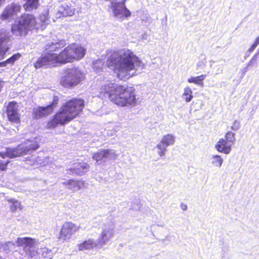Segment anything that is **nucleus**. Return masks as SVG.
Returning <instances> with one entry per match:
<instances>
[{
    "label": "nucleus",
    "instance_id": "nucleus-45",
    "mask_svg": "<svg viewBox=\"0 0 259 259\" xmlns=\"http://www.w3.org/2000/svg\"><path fill=\"white\" fill-rule=\"evenodd\" d=\"M255 54L258 57V60H259V49H258L257 52Z\"/></svg>",
    "mask_w": 259,
    "mask_h": 259
},
{
    "label": "nucleus",
    "instance_id": "nucleus-18",
    "mask_svg": "<svg viewBox=\"0 0 259 259\" xmlns=\"http://www.w3.org/2000/svg\"><path fill=\"white\" fill-rule=\"evenodd\" d=\"M69 46L73 60H80L84 56L86 49L83 47L75 44H72Z\"/></svg>",
    "mask_w": 259,
    "mask_h": 259
},
{
    "label": "nucleus",
    "instance_id": "nucleus-42",
    "mask_svg": "<svg viewBox=\"0 0 259 259\" xmlns=\"http://www.w3.org/2000/svg\"><path fill=\"white\" fill-rule=\"evenodd\" d=\"M249 66H247V65L243 69V76H244L245 72L247 71Z\"/></svg>",
    "mask_w": 259,
    "mask_h": 259
},
{
    "label": "nucleus",
    "instance_id": "nucleus-36",
    "mask_svg": "<svg viewBox=\"0 0 259 259\" xmlns=\"http://www.w3.org/2000/svg\"><path fill=\"white\" fill-rule=\"evenodd\" d=\"M21 57V55L19 53L13 55L11 57L6 60V62H4L3 64H13L16 60H18Z\"/></svg>",
    "mask_w": 259,
    "mask_h": 259
},
{
    "label": "nucleus",
    "instance_id": "nucleus-1",
    "mask_svg": "<svg viewBox=\"0 0 259 259\" xmlns=\"http://www.w3.org/2000/svg\"><path fill=\"white\" fill-rule=\"evenodd\" d=\"M106 65L114 70L116 76L124 80L133 76L136 71L143 68V64L131 50L122 49L113 53L107 60Z\"/></svg>",
    "mask_w": 259,
    "mask_h": 259
},
{
    "label": "nucleus",
    "instance_id": "nucleus-19",
    "mask_svg": "<svg viewBox=\"0 0 259 259\" xmlns=\"http://www.w3.org/2000/svg\"><path fill=\"white\" fill-rule=\"evenodd\" d=\"M67 188L74 192L77 191L85 187V183L82 181L69 180L62 183Z\"/></svg>",
    "mask_w": 259,
    "mask_h": 259
},
{
    "label": "nucleus",
    "instance_id": "nucleus-22",
    "mask_svg": "<svg viewBox=\"0 0 259 259\" xmlns=\"http://www.w3.org/2000/svg\"><path fill=\"white\" fill-rule=\"evenodd\" d=\"M90 167V165L85 162L76 163L74 166L70 168L72 173L82 175L86 173Z\"/></svg>",
    "mask_w": 259,
    "mask_h": 259
},
{
    "label": "nucleus",
    "instance_id": "nucleus-26",
    "mask_svg": "<svg viewBox=\"0 0 259 259\" xmlns=\"http://www.w3.org/2000/svg\"><path fill=\"white\" fill-rule=\"evenodd\" d=\"M36 22L38 24V29H41L42 30L45 29L46 25L49 23L48 12H45L44 13H42L36 20Z\"/></svg>",
    "mask_w": 259,
    "mask_h": 259
},
{
    "label": "nucleus",
    "instance_id": "nucleus-40",
    "mask_svg": "<svg viewBox=\"0 0 259 259\" xmlns=\"http://www.w3.org/2000/svg\"><path fill=\"white\" fill-rule=\"evenodd\" d=\"M256 46L253 44L251 47L248 50V52L251 53L254 51V50L256 48Z\"/></svg>",
    "mask_w": 259,
    "mask_h": 259
},
{
    "label": "nucleus",
    "instance_id": "nucleus-41",
    "mask_svg": "<svg viewBox=\"0 0 259 259\" xmlns=\"http://www.w3.org/2000/svg\"><path fill=\"white\" fill-rule=\"evenodd\" d=\"M222 72H223V69L221 67H219L218 68V69L215 74H219L220 73H221Z\"/></svg>",
    "mask_w": 259,
    "mask_h": 259
},
{
    "label": "nucleus",
    "instance_id": "nucleus-3",
    "mask_svg": "<svg viewBox=\"0 0 259 259\" xmlns=\"http://www.w3.org/2000/svg\"><path fill=\"white\" fill-rule=\"evenodd\" d=\"M84 106V101L80 99H74L66 102L48 122V127L54 128L59 124L63 125L69 122L79 114Z\"/></svg>",
    "mask_w": 259,
    "mask_h": 259
},
{
    "label": "nucleus",
    "instance_id": "nucleus-21",
    "mask_svg": "<svg viewBox=\"0 0 259 259\" xmlns=\"http://www.w3.org/2000/svg\"><path fill=\"white\" fill-rule=\"evenodd\" d=\"M232 146L226 140L221 139L217 143L215 147L218 151L228 154L231 151Z\"/></svg>",
    "mask_w": 259,
    "mask_h": 259
},
{
    "label": "nucleus",
    "instance_id": "nucleus-11",
    "mask_svg": "<svg viewBox=\"0 0 259 259\" xmlns=\"http://www.w3.org/2000/svg\"><path fill=\"white\" fill-rule=\"evenodd\" d=\"M111 8L115 17L123 20L131 15V13L125 5V1L121 2H112Z\"/></svg>",
    "mask_w": 259,
    "mask_h": 259
},
{
    "label": "nucleus",
    "instance_id": "nucleus-35",
    "mask_svg": "<svg viewBox=\"0 0 259 259\" xmlns=\"http://www.w3.org/2000/svg\"><path fill=\"white\" fill-rule=\"evenodd\" d=\"M9 201L12 203V204L11 206V209L12 211H15L18 209H21L20 202H19L18 201L12 198L9 199Z\"/></svg>",
    "mask_w": 259,
    "mask_h": 259
},
{
    "label": "nucleus",
    "instance_id": "nucleus-8",
    "mask_svg": "<svg viewBox=\"0 0 259 259\" xmlns=\"http://www.w3.org/2000/svg\"><path fill=\"white\" fill-rule=\"evenodd\" d=\"M36 240L30 237H18L16 240L17 246L21 247L25 255L30 257H34L37 255L35 244Z\"/></svg>",
    "mask_w": 259,
    "mask_h": 259
},
{
    "label": "nucleus",
    "instance_id": "nucleus-6",
    "mask_svg": "<svg viewBox=\"0 0 259 259\" xmlns=\"http://www.w3.org/2000/svg\"><path fill=\"white\" fill-rule=\"evenodd\" d=\"M38 24L35 18L30 14H23L15 21L12 25L11 30L13 34L16 36H25L29 31L38 29Z\"/></svg>",
    "mask_w": 259,
    "mask_h": 259
},
{
    "label": "nucleus",
    "instance_id": "nucleus-14",
    "mask_svg": "<svg viewBox=\"0 0 259 259\" xmlns=\"http://www.w3.org/2000/svg\"><path fill=\"white\" fill-rule=\"evenodd\" d=\"M58 101L59 98L57 96H54L53 101L50 105L46 107H38L33 109V114L34 118H39L51 114L58 104Z\"/></svg>",
    "mask_w": 259,
    "mask_h": 259
},
{
    "label": "nucleus",
    "instance_id": "nucleus-30",
    "mask_svg": "<svg viewBox=\"0 0 259 259\" xmlns=\"http://www.w3.org/2000/svg\"><path fill=\"white\" fill-rule=\"evenodd\" d=\"M206 75L205 74L201 75L196 77H191L188 79V82L189 83H193L197 85L203 86V80L206 78Z\"/></svg>",
    "mask_w": 259,
    "mask_h": 259
},
{
    "label": "nucleus",
    "instance_id": "nucleus-24",
    "mask_svg": "<svg viewBox=\"0 0 259 259\" xmlns=\"http://www.w3.org/2000/svg\"><path fill=\"white\" fill-rule=\"evenodd\" d=\"M75 9L67 4H64L58 8V13L63 17L71 16L74 14Z\"/></svg>",
    "mask_w": 259,
    "mask_h": 259
},
{
    "label": "nucleus",
    "instance_id": "nucleus-37",
    "mask_svg": "<svg viewBox=\"0 0 259 259\" xmlns=\"http://www.w3.org/2000/svg\"><path fill=\"white\" fill-rule=\"evenodd\" d=\"M258 59V57L255 54L253 56L250 61L247 63V66H252L257 64V61Z\"/></svg>",
    "mask_w": 259,
    "mask_h": 259
},
{
    "label": "nucleus",
    "instance_id": "nucleus-31",
    "mask_svg": "<svg viewBox=\"0 0 259 259\" xmlns=\"http://www.w3.org/2000/svg\"><path fill=\"white\" fill-rule=\"evenodd\" d=\"M106 59L105 57H103V56L101 57V58L99 60H96L94 63V69L95 70L96 72H99L103 68L105 61Z\"/></svg>",
    "mask_w": 259,
    "mask_h": 259
},
{
    "label": "nucleus",
    "instance_id": "nucleus-27",
    "mask_svg": "<svg viewBox=\"0 0 259 259\" xmlns=\"http://www.w3.org/2000/svg\"><path fill=\"white\" fill-rule=\"evenodd\" d=\"M182 98L187 103L190 102L192 100L193 98V92L189 87L187 86L184 89Z\"/></svg>",
    "mask_w": 259,
    "mask_h": 259
},
{
    "label": "nucleus",
    "instance_id": "nucleus-29",
    "mask_svg": "<svg viewBox=\"0 0 259 259\" xmlns=\"http://www.w3.org/2000/svg\"><path fill=\"white\" fill-rule=\"evenodd\" d=\"M26 162L30 165H34L36 164V165H45L44 162L40 158H37L35 156L32 155L31 157H28L26 158Z\"/></svg>",
    "mask_w": 259,
    "mask_h": 259
},
{
    "label": "nucleus",
    "instance_id": "nucleus-28",
    "mask_svg": "<svg viewBox=\"0 0 259 259\" xmlns=\"http://www.w3.org/2000/svg\"><path fill=\"white\" fill-rule=\"evenodd\" d=\"M26 3L23 7L26 11H31L36 9L38 5V0H25Z\"/></svg>",
    "mask_w": 259,
    "mask_h": 259
},
{
    "label": "nucleus",
    "instance_id": "nucleus-9",
    "mask_svg": "<svg viewBox=\"0 0 259 259\" xmlns=\"http://www.w3.org/2000/svg\"><path fill=\"white\" fill-rule=\"evenodd\" d=\"M115 225L112 222H108L104 224L102 231L98 239L99 247L105 245L113 237Z\"/></svg>",
    "mask_w": 259,
    "mask_h": 259
},
{
    "label": "nucleus",
    "instance_id": "nucleus-33",
    "mask_svg": "<svg viewBox=\"0 0 259 259\" xmlns=\"http://www.w3.org/2000/svg\"><path fill=\"white\" fill-rule=\"evenodd\" d=\"M1 245V249L3 250L7 251H11L15 248V244L14 243L9 241L5 243H0Z\"/></svg>",
    "mask_w": 259,
    "mask_h": 259
},
{
    "label": "nucleus",
    "instance_id": "nucleus-25",
    "mask_svg": "<svg viewBox=\"0 0 259 259\" xmlns=\"http://www.w3.org/2000/svg\"><path fill=\"white\" fill-rule=\"evenodd\" d=\"M36 252L39 255V259H52L53 257V253L52 250L47 247L41 248Z\"/></svg>",
    "mask_w": 259,
    "mask_h": 259
},
{
    "label": "nucleus",
    "instance_id": "nucleus-5",
    "mask_svg": "<svg viewBox=\"0 0 259 259\" xmlns=\"http://www.w3.org/2000/svg\"><path fill=\"white\" fill-rule=\"evenodd\" d=\"M73 61L70 46L65 48L59 55L48 53L39 58L34 64L36 68L54 66L56 63L65 64Z\"/></svg>",
    "mask_w": 259,
    "mask_h": 259
},
{
    "label": "nucleus",
    "instance_id": "nucleus-4",
    "mask_svg": "<svg viewBox=\"0 0 259 259\" xmlns=\"http://www.w3.org/2000/svg\"><path fill=\"white\" fill-rule=\"evenodd\" d=\"M38 147L36 138L32 137L25 140L16 147H8L6 149L5 152H0V157L3 158V160L0 159V171L5 170L8 164L10 162L8 159H5L6 157L13 158L25 154H30L37 149Z\"/></svg>",
    "mask_w": 259,
    "mask_h": 259
},
{
    "label": "nucleus",
    "instance_id": "nucleus-15",
    "mask_svg": "<svg viewBox=\"0 0 259 259\" xmlns=\"http://www.w3.org/2000/svg\"><path fill=\"white\" fill-rule=\"evenodd\" d=\"M6 113L9 121L19 123L20 121V114L18 111V106L16 102H11L7 106Z\"/></svg>",
    "mask_w": 259,
    "mask_h": 259
},
{
    "label": "nucleus",
    "instance_id": "nucleus-34",
    "mask_svg": "<svg viewBox=\"0 0 259 259\" xmlns=\"http://www.w3.org/2000/svg\"><path fill=\"white\" fill-rule=\"evenodd\" d=\"M224 139L232 146L235 141V134L232 132H228L226 134Z\"/></svg>",
    "mask_w": 259,
    "mask_h": 259
},
{
    "label": "nucleus",
    "instance_id": "nucleus-12",
    "mask_svg": "<svg viewBox=\"0 0 259 259\" xmlns=\"http://www.w3.org/2000/svg\"><path fill=\"white\" fill-rule=\"evenodd\" d=\"M176 137L172 134H166L162 137L160 142L156 146L158 149L157 153L160 157L165 156L167 148L173 145L175 142Z\"/></svg>",
    "mask_w": 259,
    "mask_h": 259
},
{
    "label": "nucleus",
    "instance_id": "nucleus-44",
    "mask_svg": "<svg viewBox=\"0 0 259 259\" xmlns=\"http://www.w3.org/2000/svg\"><path fill=\"white\" fill-rule=\"evenodd\" d=\"M182 208L183 210H186L187 208V206L186 205H182Z\"/></svg>",
    "mask_w": 259,
    "mask_h": 259
},
{
    "label": "nucleus",
    "instance_id": "nucleus-39",
    "mask_svg": "<svg viewBox=\"0 0 259 259\" xmlns=\"http://www.w3.org/2000/svg\"><path fill=\"white\" fill-rule=\"evenodd\" d=\"M204 65V63L203 61H199L197 63V65H196L197 69H198V68H199L200 67H202Z\"/></svg>",
    "mask_w": 259,
    "mask_h": 259
},
{
    "label": "nucleus",
    "instance_id": "nucleus-20",
    "mask_svg": "<svg viewBox=\"0 0 259 259\" xmlns=\"http://www.w3.org/2000/svg\"><path fill=\"white\" fill-rule=\"evenodd\" d=\"M66 45L65 40H61L59 41H54L49 42L45 47L46 51V54L42 55L41 56L46 55L48 53H53L54 51H56L60 48L63 47Z\"/></svg>",
    "mask_w": 259,
    "mask_h": 259
},
{
    "label": "nucleus",
    "instance_id": "nucleus-10",
    "mask_svg": "<svg viewBox=\"0 0 259 259\" xmlns=\"http://www.w3.org/2000/svg\"><path fill=\"white\" fill-rule=\"evenodd\" d=\"M79 229V226L72 222H65L62 226L58 238L62 241L69 240Z\"/></svg>",
    "mask_w": 259,
    "mask_h": 259
},
{
    "label": "nucleus",
    "instance_id": "nucleus-17",
    "mask_svg": "<svg viewBox=\"0 0 259 259\" xmlns=\"http://www.w3.org/2000/svg\"><path fill=\"white\" fill-rule=\"evenodd\" d=\"M9 38V33L5 29L0 31V58L3 57L9 49L7 46Z\"/></svg>",
    "mask_w": 259,
    "mask_h": 259
},
{
    "label": "nucleus",
    "instance_id": "nucleus-7",
    "mask_svg": "<svg viewBox=\"0 0 259 259\" xmlns=\"http://www.w3.org/2000/svg\"><path fill=\"white\" fill-rule=\"evenodd\" d=\"M85 78V74L78 67L66 69L63 71L61 84L65 88H73L79 84Z\"/></svg>",
    "mask_w": 259,
    "mask_h": 259
},
{
    "label": "nucleus",
    "instance_id": "nucleus-43",
    "mask_svg": "<svg viewBox=\"0 0 259 259\" xmlns=\"http://www.w3.org/2000/svg\"><path fill=\"white\" fill-rule=\"evenodd\" d=\"M253 44L255 45L256 47L259 45V36L256 38Z\"/></svg>",
    "mask_w": 259,
    "mask_h": 259
},
{
    "label": "nucleus",
    "instance_id": "nucleus-16",
    "mask_svg": "<svg viewBox=\"0 0 259 259\" xmlns=\"http://www.w3.org/2000/svg\"><path fill=\"white\" fill-rule=\"evenodd\" d=\"M20 9L21 6L14 3L8 5L1 16L2 19L5 20H12L14 16L20 12Z\"/></svg>",
    "mask_w": 259,
    "mask_h": 259
},
{
    "label": "nucleus",
    "instance_id": "nucleus-2",
    "mask_svg": "<svg viewBox=\"0 0 259 259\" xmlns=\"http://www.w3.org/2000/svg\"><path fill=\"white\" fill-rule=\"evenodd\" d=\"M99 93L101 98H109L113 103L121 107L134 106L137 102L135 90L133 87L110 82L102 86Z\"/></svg>",
    "mask_w": 259,
    "mask_h": 259
},
{
    "label": "nucleus",
    "instance_id": "nucleus-38",
    "mask_svg": "<svg viewBox=\"0 0 259 259\" xmlns=\"http://www.w3.org/2000/svg\"><path fill=\"white\" fill-rule=\"evenodd\" d=\"M240 122L239 121L235 120L231 126V128L233 131H237L240 128Z\"/></svg>",
    "mask_w": 259,
    "mask_h": 259
},
{
    "label": "nucleus",
    "instance_id": "nucleus-23",
    "mask_svg": "<svg viewBox=\"0 0 259 259\" xmlns=\"http://www.w3.org/2000/svg\"><path fill=\"white\" fill-rule=\"evenodd\" d=\"M98 246H99V242L97 240H94L93 239H89L78 245L79 250L91 249L94 247Z\"/></svg>",
    "mask_w": 259,
    "mask_h": 259
},
{
    "label": "nucleus",
    "instance_id": "nucleus-32",
    "mask_svg": "<svg viewBox=\"0 0 259 259\" xmlns=\"http://www.w3.org/2000/svg\"><path fill=\"white\" fill-rule=\"evenodd\" d=\"M211 163L215 166L220 167L223 162V159L218 155H212L211 157Z\"/></svg>",
    "mask_w": 259,
    "mask_h": 259
},
{
    "label": "nucleus",
    "instance_id": "nucleus-13",
    "mask_svg": "<svg viewBox=\"0 0 259 259\" xmlns=\"http://www.w3.org/2000/svg\"><path fill=\"white\" fill-rule=\"evenodd\" d=\"M117 157L114 150L108 149L100 150L97 153L94 154L93 158L96 161L98 164H100L102 162H106L107 160H114Z\"/></svg>",
    "mask_w": 259,
    "mask_h": 259
}]
</instances>
